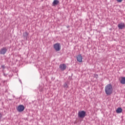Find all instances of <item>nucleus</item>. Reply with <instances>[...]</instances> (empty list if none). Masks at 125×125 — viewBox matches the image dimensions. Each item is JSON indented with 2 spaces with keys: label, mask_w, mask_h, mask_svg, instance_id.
<instances>
[{
  "label": "nucleus",
  "mask_w": 125,
  "mask_h": 125,
  "mask_svg": "<svg viewBox=\"0 0 125 125\" xmlns=\"http://www.w3.org/2000/svg\"><path fill=\"white\" fill-rule=\"evenodd\" d=\"M113 87L111 84H108L105 87V92L107 95H110L113 92Z\"/></svg>",
  "instance_id": "f257e3e1"
},
{
  "label": "nucleus",
  "mask_w": 125,
  "mask_h": 125,
  "mask_svg": "<svg viewBox=\"0 0 125 125\" xmlns=\"http://www.w3.org/2000/svg\"><path fill=\"white\" fill-rule=\"evenodd\" d=\"M54 48L56 51H59L61 50V47L60 43H57L54 45Z\"/></svg>",
  "instance_id": "f03ea898"
},
{
  "label": "nucleus",
  "mask_w": 125,
  "mask_h": 125,
  "mask_svg": "<svg viewBox=\"0 0 125 125\" xmlns=\"http://www.w3.org/2000/svg\"><path fill=\"white\" fill-rule=\"evenodd\" d=\"M85 114H86V112L83 110L79 111L78 113V117L79 118H84L85 116Z\"/></svg>",
  "instance_id": "7ed1b4c3"
},
{
  "label": "nucleus",
  "mask_w": 125,
  "mask_h": 125,
  "mask_svg": "<svg viewBox=\"0 0 125 125\" xmlns=\"http://www.w3.org/2000/svg\"><path fill=\"white\" fill-rule=\"evenodd\" d=\"M24 109L25 107L23 105H20L17 108V110L18 112H23Z\"/></svg>",
  "instance_id": "20e7f679"
},
{
  "label": "nucleus",
  "mask_w": 125,
  "mask_h": 125,
  "mask_svg": "<svg viewBox=\"0 0 125 125\" xmlns=\"http://www.w3.org/2000/svg\"><path fill=\"white\" fill-rule=\"evenodd\" d=\"M7 51V49L6 47H3L0 50V54L1 55H4Z\"/></svg>",
  "instance_id": "39448f33"
},
{
  "label": "nucleus",
  "mask_w": 125,
  "mask_h": 125,
  "mask_svg": "<svg viewBox=\"0 0 125 125\" xmlns=\"http://www.w3.org/2000/svg\"><path fill=\"white\" fill-rule=\"evenodd\" d=\"M60 68L61 70L63 71L66 68V65L64 63L61 64L60 65Z\"/></svg>",
  "instance_id": "423d86ee"
},
{
  "label": "nucleus",
  "mask_w": 125,
  "mask_h": 125,
  "mask_svg": "<svg viewBox=\"0 0 125 125\" xmlns=\"http://www.w3.org/2000/svg\"><path fill=\"white\" fill-rule=\"evenodd\" d=\"M77 61L80 62H83V57L80 54V55H79L77 57Z\"/></svg>",
  "instance_id": "0eeeda50"
},
{
  "label": "nucleus",
  "mask_w": 125,
  "mask_h": 125,
  "mask_svg": "<svg viewBox=\"0 0 125 125\" xmlns=\"http://www.w3.org/2000/svg\"><path fill=\"white\" fill-rule=\"evenodd\" d=\"M119 80H120V83L123 84H125V77H120L119 78Z\"/></svg>",
  "instance_id": "6e6552de"
},
{
  "label": "nucleus",
  "mask_w": 125,
  "mask_h": 125,
  "mask_svg": "<svg viewBox=\"0 0 125 125\" xmlns=\"http://www.w3.org/2000/svg\"><path fill=\"white\" fill-rule=\"evenodd\" d=\"M125 27V24L124 23H121L118 24V27L120 29H123Z\"/></svg>",
  "instance_id": "1a4fd4ad"
},
{
  "label": "nucleus",
  "mask_w": 125,
  "mask_h": 125,
  "mask_svg": "<svg viewBox=\"0 0 125 125\" xmlns=\"http://www.w3.org/2000/svg\"><path fill=\"white\" fill-rule=\"evenodd\" d=\"M59 1L58 0H54L52 3V5L55 6L59 4Z\"/></svg>",
  "instance_id": "9d476101"
},
{
  "label": "nucleus",
  "mask_w": 125,
  "mask_h": 125,
  "mask_svg": "<svg viewBox=\"0 0 125 125\" xmlns=\"http://www.w3.org/2000/svg\"><path fill=\"white\" fill-rule=\"evenodd\" d=\"M122 111L123 109L121 107L118 108L116 110V112L118 114L122 113Z\"/></svg>",
  "instance_id": "9b49d317"
},
{
  "label": "nucleus",
  "mask_w": 125,
  "mask_h": 125,
  "mask_svg": "<svg viewBox=\"0 0 125 125\" xmlns=\"http://www.w3.org/2000/svg\"><path fill=\"white\" fill-rule=\"evenodd\" d=\"M28 35V33L27 32H25L24 33H23V36L24 37H27Z\"/></svg>",
  "instance_id": "f8f14e48"
},
{
  "label": "nucleus",
  "mask_w": 125,
  "mask_h": 125,
  "mask_svg": "<svg viewBox=\"0 0 125 125\" xmlns=\"http://www.w3.org/2000/svg\"><path fill=\"white\" fill-rule=\"evenodd\" d=\"M63 86H64V88H67L68 87V85L66 83H65L63 85Z\"/></svg>",
  "instance_id": "ddd939ff"
},
{
  "label": "nucleus",
  "mask_w": 125,
  "mask_h": 125,
  "mask_svg": "<svg viewBox=\"0 0 125 125\" xmlns=\"http://www.w3.org/2000/svg\"><path fill=\"white\" fill-rule=\"evenodd\" d=\"M118 2H122L123 0H117Z\"/></svg>",
  "instance_id": "4468645a"
},
{
  "label": "nucleus",
  "mask_w": 125,
  "mask_h": 125,
  "mask_svg": "<svg viewBox=\"0 0 125 125\" xmlns=\"http://www.w3.org/2000/svg\"><path fill=\"white\" fill-rule=\"evenodd\" d=\"M94 77L97 78L98 77V75L97 74H94Z\"/></svg>",
  "instance_id": "2eb2a0df"
},
{
  "label": "nucleus",
  "mask_w": 125,
  "mask_h": 125,
  "mask_svg": "<svg viewBox=\"0 0 125 125\" xmlns=\"http://www.w3.org/2000/svg\"><path fill=\"white\" fill-rule=\"evenodd\" d=\"M1 118H2V114H1V113H0V120L1 119Z\"/></svg>",
  "instance_id": "dca6fc26"
},
{
  "label": "nucleus",
  "mask_w": 125,
  "mask_h": 125,
  "mask_svg": "<svg viewBox=\"0 0 125 125\" xmlns=\"http://www.w3.org/2000/svg\"><path fill=\"white\" fill-rule=\"evenodd\" d=\"M1 67H2V68L3 69H4V68H5V66H4V65H2V66H1Z\"/></svg>",
  "instance_id": "f3484780"
}]
</instances>
